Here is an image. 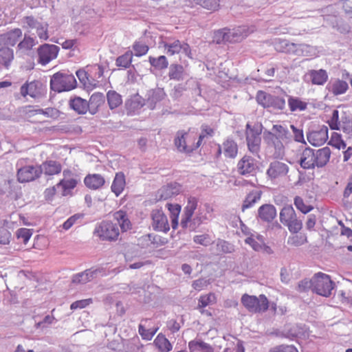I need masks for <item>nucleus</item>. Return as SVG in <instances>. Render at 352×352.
<instances>
[{
  "mask_svg": "<svg viewBox=\"0 0 352 352\" xmlns=\"http://www.w3.org/2000/svg\"><path fill=\"white\" fill-rule=\"evenodd\" d=\"M113 220L102 221L98 223L94 229V234L102 241H115L120 235V228L122 232H126L131 228V224L125 212L119 210L113 214Z\"/></svg>",
  "mask_w": 352,
  "mask_h": 352,
  "instance_id": "f257e3e1",
  "label": "nucleus"
},
{
  "mask_svg": "<svg viewBox=\"0 0 352 352\" xmlns=\"http://www.w3.org/2000/svg\"><path fill=\"white\" fill-rule=\"evenodd\" d=\"M331 153L327 146L318 150L306 148L301 155L300 165L304 169H313L316 166L322 168L329 161Z\"/></svg>",
  "mask_w": 352,
  "mask_h": 352,
  "instance_id": "f03ea898",
  "label": "nucleus"
},
{
  "mask_svg": "<svg viewBox=\"0 0 352 352\" xmlns=\"http://www.w3.org/2000/svg\"><path fill=\"white\" fill-rule=\"evenodd\" d=\"M77 82L72 74L61 71L54 74L50 79V88L56 92L68 91L76 87Z\"/></svg>",
  "mask_w": 352,
  "mask_h": 352,
  "instance_id": "7ed1b4c3",
  "label": "nucleus"
},
{
  "mask_svg": "<svg viewBox=\"0 0 352 352\" xmlns=\"http://www.w3.org/2000/svg\"><path fill=\"white\" fill-rule=\"evenodd\" d=\"M196 133L190 131H178L176 133L174 144L178 151L190 153L199 147V142H195Z\"/></svg>",
  "mask_w": 352,
  "mask_h": 352,
  "instance_id": "20e7f679",
  "label": "nucleus"
},
{
  "mask_svg": "<svg viewBox=\"0 0 352 352\" xmlns=\"http://www.w3.org/2000/svg\"><path fill=\"white\" fill-rule=\"evenodd\" d=\"M280 221L292 233H298L302 228L300 219L296 217L294 208L291 205L284 206L280 212Z\"/></svg>",
  "mask_w": 352,
  "mask_h": 352,
  "instance_id": "39448f33",
  "label": "nucleus"
},
{
  "mask_svg": "<svg viewBox=\"0 0 352 352\" xmlns=\"http://www.w3.org/2000/svg\"><path fill=\"white\" fill-rule=\"evenodd\" d=\"M241 302L249 311L254 313L265 311L269 307L268 300L263 294L258 297L244 294Z\"/></svg>",
  "mask_w": 352,
  "mask_h": 352,
  "instance_id": "423d86ee",
  "label": "nucleus"
},
{
  "mask_svg": "<svg viewBox=\"0 0 352 352\" xmlns=\"http://www.w3.org/2000/svg\"><path fill=\"white\" fill-rule=\"evenodd\" d=\"M333 287L334 283L329 275L319 272L314 276L313 292L328 297L331 294Z\"/></svg>",
  "mask_w": 352,
  "mask_h": 352,
  "instance_id": "0eeeda50",
  "label": "nucleus"
},
{
  "mask_svg": "<svg viewBox=\"0 0 352 352\" xmlns=\"http://www.w3.org/2000/svg\"><path fill=\"white\" fill-rule=\"evenodd\" d=\"M328 123L331 129L341 130L349 137L352 135V120L345 115L342 116L340 120L338 110L333 111Z\"/></svg>",
  "mask_w": 352,
  "mask_h": 352,
  "instance_id": "6e6552de",
  "label": "nucleus"
},
{
  "mask_svg": "<svg viewBox=\"0 0 352 352\" xmlns=\"http://www.w3.org/2000/svg\"><path fill=\"white\" fill-rule=\"evenodd\" d=\"M60 51V47L56 45L45 43L37 49L38 63L46 65L55 59Z\"/></svg>",
  "mask_w": 352,
  "mask_h": 352,
  "instance_id": "1a4fd4ad",
  "label": "nucleus"
},
{
  "mask_svg": "<svg viewBox=\"0 0 352 352\" xmlns=\"http://www.w3.org/2000/svg\"><path fill=\"white\" fill-rule=\"evenodd\" d=\"M263 140L267 146L273 152L275 158L283 157L285 155V148L284 142L278 139L270 131H265L263 133Z\"/></svg>",
  "mask_w": 352,
  "mask_h": 352,
  "instance_id": "9d476101",
  "label": "nucleus"
},
{
  "mask_svg": "<svg viewBox=\"0 0 352 352\" xmlns=\"http://www.w3.org/2000/svg\"><path fill=\"white\" fill-rule=\"evenodd\" d=\"M289 171V166L287 164L280 160H274L269 164L266 175L270 180L275 181L287 176Z\"/></svg>",
  "mask_w": 352,
  "mask_h": 352,
  "instance_id": "9b49d317",
  "label": "nucleus"
},
{
  "mask_svg": "<svg viewBox=\"0 0 352 352\" xmlns=\"http://www.w3.org/2000/svg\"><path fill=\"white\" fill-rule=\"evenodd\" d=\"M164 47L168 56H173L181 53L188 58H192L190 47L185 42H182L179 40L169 41L164 43Z\"/></svg>",
  "mask_w": 352,
  "mask_h": 352,
  "instance_id": "f8f14e48",
  "label": "nucleus"
},
{
  "mask_svg": "<svg viewBox=\"0 0 352 352\" xmlns=\"http://www.w3.org/2000/svg\"><path fill=\"white\" fill-rule=\"evenodd\" d=\"M261 132L252 128L249 124L246 125V141L249 151L254 155H258L261 146Z\"/></svg>",
  "mask_w": 352,
  "mask_h": 352,
  "instance_id": "ddd939ff",
  "label": "nucleus"
},
{
  "mask_svg": "<svg viewBox=\"0 0 352 352\" xmlns=\"http://www.w3.org/2000/svg\"><path fill=\"white\" fill-rule=\"evenodd\" d=\"M41 175L39 166L28 165L17 169V178L19 182H29L38 178Z\"/></svg>",
  "mask_w": 352,
  "mask_h": 352,
  "instance_id": "4468645a",
  "label": "nucleus"
},
{
  "mask_svg": "<svg viewBox=\"0 0 352 352\" xmlns=\"http://www.w3.org/2000/svg\"><path fill=\"white\" fill-rule=\"evenodd\" d=\"M308 142L314 146H320L328 140V128L322 125L307 134Z\"/></svg>",
  "mask_w": 352,
  "mask_h": 352,
  "instance_id": "2eb2a0df",
  "label": "nucleus"
},
{
  "mask_svg": "<svg viewBox=\"0 0 352 352\" xmlns=\"http://www.w3.org/2000/svg\"><path fill=\"white\" fill-rule=\"evenodd\" d=\"M152 227L154 230L166 232L170 227L166 216L162 210H153L151 212Z\"/></svg>",
  "mask_w": 352,
  "mask_h": 352,
  "instance_id": "dca6fc26",
  "label": "nucleus"
},
{
  "mask_svg": "<svg viewBox=\"0 0 352 352\" xmlns=\"http://www.w3.org/2000/svg\"><path fill=\"white\" fill-rule=\"evenodd\" d=\"M20 94L23 97L39 98L42 95V84L38 80L26 82L21 87Z\"/></svg>",
  "mask_w": 352,
  "mask_h": 352,
  "instance_id": "f3484780",
  "label": "nucleus"
},
{
  "mask_svg": "<svg viewBox=\"0 0 352 352\" xmlns=\"http://www.w3.org/2000/svg\"><path fill=\"white\" fill-rule=\"evenodd\" d=\"M166 93L162 88L149 90L146 94V105L150 109H154L158 102L164 99Z\"/></svg>",
  "mask_w": 352,
  "mask_h": 352,
  "instance_id": "a211bd4d",
  "label": "nucleus"
},
{
  "mask_svg": "<svg viewBox=\"0 0 352 352\" xmlns=\"http://www.w3.org/2000/svg\"><path fill=\"white\" fill-rule=\"evenodd\" d=\"M256 168V164L255 160L250 156L245 155L237 164V170L241 175L253 174Z\"/></svg>",
  "mask_w": 352,
  "mask_h": 352,
  "instance_id": "6ab92c4d",
  "label": "nucleus"
},
{
  "mask_svg": "<svg viewBox=\"0 0 352 352\" xmlns=\"http://www.w3.org/2000/svg\"><path fill=\"white\" fill-rule=\"evenodd\" d=\"M100 272L101 270L99 268L86 270L82 272L74 274L72 277V282L74 283L85 284L96 278Z\"/></svg>",
  "mask_w": 352,
  "mask_h": 352,
  "instance_id": "aec40b11",
  "label": "nucleus"
},
{
  "mask_svg": "<svg viewBox=\"0 0 352 352\" xmlns=\"http://www.w3.org/2000/svg\"><path fill=\"white\" fill-rule=\"evenodd\" d=\"M181 187L177 183L170 184L162 187L157 193V198L158 201L166 200L175 195H177L180 192Z\"/></svg>",
  "mask_w": 352,
  "mask_h": 352,
  "instance_id": "412c9836",
  "label": "nucleus"
},
{
  "mask_svg": "<svg viewBox=\"0 0 352 352\" xmlns=\"http://www.w3.org/2000/svg\"><path fill=\"white\" fill-rule=\"evenodd\" d=\"M197 206V199L195 197H189L188 199L187 205L184 208V214L181 221V224L183 228H186L188 226V223L191 220Z\"/></svg>",
  "mask_w": 352,
  "mask_h": 352,
  "instance_id": "4be33fe9",
  "label": "nucleus"
},
{
  "mask_svg": "<svg viewBox=\"0 0 352 352\" xmlns=\"http://www.w3.org/2000/svg\"><path fill=\"white\" fill-rule=\"evenodd\" d=\"M22 36V31L19 28H14L6 33L0 35V41L5 45L14 46L19 39Z\"/></svg>",
  "mask_w": 352,
  "mask_h": 352,
  "instance_id": "5701e85b",
  "label": "nucleus"
},
{
  "mask_svg": "<svg viewBox=\"0 0 352 352\" xmlns=\"http://www.w3.org/2000/svg\"><path fill=\"white\" fill-rule=\"evenodd\" d=\"M84 183L88 188L98 190L104 186L105 180L100 174H89L85 177Z\"/></svg>",
  "mask_w": 352,
  "mask_h": 352,
  "instance_id": "b1692460",
  "label": "nucleus"
},
{
  "mask_svg": "<svg viewBox=\"0 0 352 352\" xmlns=\"http://www.w3.org/2000/svg\"><path fill=\"white\" fill-rule=\"evenodd\" d=\"M276 216V208L272 204L262 205L258 210V217L263 221L270 222Z\"/></svg>",
  "mask_w": 352,
  "mask_h": 352,
  "instance_id": "393cba45",
  "label": "nucleus"
},
{
  "mask_svg": "<svg viewBox=\"0 0 352 352\" xmlns=\"http://www.w3.org/2000/svg\"><path fill=\"white\" fill-rule=\"evenodd\" d=\"M39 168L41 170V174L43 173L46 175H54L61 172L62 166L58 162L48 160L42 163V164L39 166Z\"/></svg>",
  "mask_w": 352,
  "mask_h": 352,
  "instance_id": "a878e982",
  "label": "nucleus"
},
{
  "mask_svg": "<svg viewBox=\"0 0 352 352\" xmlns=\"http://www.w3.org/2000/svg\"><path fill=\"white\" fill-rule=\"evenodd\" d=\"M14 59L13 50L7 47H0V69H8Z\"/></svg>",
  "mask_w": 352,
  "mask_h": 352,
  "instance_id": "bb28decb",
  "label": "nucleus"
},
{
  "mask_svg": "<svg viewBox=\"0 0 352 352\" xmlns=\"http://www.w3.org/2000/svg\"><path fill=\"white\" fill-rule=\"evenodd\" d=\"M125 186L126 180L124 174L122 172L117 173L111 186V191L116 197H118L123 192Z\"/></svg>",
  "mask_w": 352,
  "mask_h": 352,
  "instance_id": "cd10ccee",
  "label": "nucleus"
},
{
  "mask_svg": "<svg viewBox=\"0 0 352 352\" xmlns=\"http://www.w3.org/2000/svg\"><path fill=\"white\" fill-rule=\"evenodd\" d=\"M278 139L287 144L292 141V135L288 129L280 124H274L270 131Z\"/></svg>",
  "mask_w": 352,
  "mask_h": 352,
  "instance_id": "c85d7f7f",
  "label": "nucleus"
},
{
  "mask_svg": "<svg viewBox=\"0 0 352 352\" xmlns=\"http://www.w3.org/2000/svg\"><path fill=\"white\" fill-rule=\"evenodd\" d=\"M87 102L89 104V112L94 115L98 112V108L104 104V96L102 93H94L91 96L89 100Z\"/></svg>",
  "mask_w": 352,
  "mask_h": 352,
  "instance_id": "c756f323",
  "label": "nucleus"
},
{
  "mask_svg": "<svg viewBox=\"0 0 352 352\" xmlns=\"http://www.w3.org/2000/svg\"><path fill=\"white\" fill-rule=\"evenodd\" d=\"M69 107L78 114H85L89 111L88 102L80 97H75L69 100Z\"/></svg>",
  "mask_w": 352,
  "mask_h": 352,
  "instance_id": "7c9ffc66",
  "label": "nucleus"
},
{
  "mask_svg": "<svg viewBox=\"0 0 352 352\" xmlns=\"http://www.w3.org/2000/svg\"><path fill=\"white\" fill-rule=\"evenodd\" d=\"M222 150L226 157L234 158L237 155L238 146L234 140H227L223 142L222 148L219 147V153H221Z\"/></svg>",
  "mask_w": 352,
  "mask_h": 352,
  "instance_id": "2f4dec72",
  "label": "nucleus"
},
{
  "mask_svg": "<svg viewBox=\"0 0 352 352\" xmlns=\"http://www.w3.org/2000/svg\"><path fill=\"white\" fill-rule=\"evenodd\" d=\"M188 348L190 352H214V349L210 344L201 340L189 342Z\"/></svg>",
  "mask_w": 352,
  "mask_h": 352,
  "instance_id": "473e14b6",
  "label": "nucleus"
},
{
  "mask_svg": "<svg viewBox=\"0 0 352 352\" xmlns=\"http://www.w3.org/2000/svg\"><path fill=\"white\" fill-rule=\"evenodd\" d=\"M261 195L262 192L258 190H252L248 194L241 206L242 211L253 207L261 199Z\"/></svg>",
  "mask_w": 352,
  "mask_h": 352,
  "instance_id": "72a5a7b5",
  "label": "nucleus"
},
{
  "mask_svg": "<svg viewBox=\"0 0 352 352\" xmlns=\"http://www.w3.org/2000/svg\"><path fill=\"white\" fill-rule=\"evenodd\" d=\"M308 74L311 78L312 83L314 85H324L328 79V74L326 70L322 69L319 70H310Z\"/></svg>",
  "mask_w": 352,
  "mask_h": 352,
  "instance_id": "f704fd0d",
  "label": "nucleus"
},
{
  "mask_svg": "<svg viewBox=\"0 0 352 352\" xmlns=\"http://www.w3.org/2000/svg\"><path fill=\"white\" fill-rule=\"evenodd\" d=\"M77 185V180L75 179H61L57 184V188L60 190V194L62 196H67L69 194L71 190L74 189Z\"/></svg>",
  "mask_w": 352,
  "mask_h": 352,
  "instance_id": "c9c22d12",
  "label": "nucleus"
},
{
  "mask_svg": "<svg viewBox=\"0 0 352 352\" xmlns=\"http://www.w3.org/2000/svg\"><path fill=\"white\" fill-rule=\"evenodd\" d=\"M230 43L240 42L248 35V30L245 27H239L236 29H228Z\"/></svg>",
  "mask_w": 352,
  "mask_h": 352,
  "instance_id": "e433bc0d",
  "label": "nucleus"
},
{
  "mask_svg": "<svg viewBox=\"0 0 352 352\" xmlns=\"http://www.w3.org/2000/svg\"><path fill=\"white\" fill-rule=\"evenodd\" d=\"M153 344L160 352H168L173 346L169 340L162 333H159L154 340Z\"/></svg>",
  "mask_w": 352,
  "mask_h": 352,
  "instance_id": "4c0bfd02",
  "label": "nucleus"
},
{
  "mask_svg": "<svg viewBox=\"0 0 352 352\" xmlns=\"http://www.w3.org/2000/svg\"><path fill=\"white\" fill-rule=\"evenodd\" d=\"M276 68L272 65L263 66L258 69V75L257 76L258 80L270 82L272 78L274 76Z\"/></svg>",
  "mask_w": 352,
  "mask_h": 352,
  "instance_id": "58836bf2",
  "label": "nucleus"
},
{
  "mask_svg": "<svg viewBox=\"0 0 352 352\" xmlns=\"http://www.w3.org/2000/svg\"><path fill=\"white\" fill-rule=\"evenodd\" d=\"M168 76L170 79L182 80L185 78L184 69L182 65L173 64L169 67Z\"/></svg>",
  "mask_w": 352,
  "mask_h": 352,
  "instance_id": "ea45409f",
  "label": "nucleus"
},
{
  "mask_svg": "<svg viewBox=\"0 0 352 352\" xmlns=\"http://www.w3.org/2000/svg\"><path fill=\"white\" fill-rule=\"evenodd\" d=\"M274 45L276 51L285 53L290 52L296 46L294 43H290L288 41L281 38H276Z\"/></svg>",
  "mask_w": 352,
  "mask_h": 352,
  "instance_id": "a19ab883",
  "label": "nucleus"
},
{
  "mask_svg": "<svg viewBox=\"0 0 352 352\" xmlns=\"http://www.w3.org/2000/svg\"><path fill=\"white\" fill-rule=\"evenodd\" d=\"M133 56V54L131 51L126 52L124 54L116 58V66L124 69L128 68L132 63Z\"/></svg>",
  "mask_w": 352,
  "mask_h": 352,
  "instance_id": "79ce46f5",
  "label": "nucleus"
},
{
  "mask_svg": "<svg viewBox=\"0 0 352 352\" xmlns=\"http://www.w3.org/2000/svg\"><path fill=\"white\" fill-rule=\"evenodd\" d=\"M37 43L35 38L25 34L23 39L17 45L19 50L27 52L32 49Z\"/></svg>",
  "mask_w": 352,
  "mask_h": 352,
  "instance_id": "37998d69",
  "label": "nucleus"
},
{
  "mask_svg": "<svg viewBox=\"0 0 352 352\" xmlns=\"http://www.w3.org/2000/svg\"><path fill=\"white\" fill-rule=\"evenodd\" d=\"M107 102L111 109L120 106L122 102V97L115 91H109L107 94Z\"/></svg>",
  "mask_w": 352,
  "mask_h": 352,
  "instance_id": "c03bdc74",
  "label": "nucleus"
},
{
  "mask_svg": "<svg viewBox=\"0 0 352 352\" xmlns=\"http://www.w3.org/2000/svg\"><path fill=\"white\" fill-rule=\"evenodd\" d=\"M288 105L292 111H304L307 109V102L302 101L298 98L289 96L288 99Z\"/></svg>",
  "mask_w": 352,
  "mask_h": 352,
  "instance_id": "a18cd8bd",
  "label": "nucleus"
},
{
  "mask_svg": "<svg viewBox=\"0 0 352 352\" xmlns=\"http://www.w3.org/2000/svg\"><path fill=\"white\" fill-rule=\"evenodd\" d=\"M148 61L151 66L157 69H164L168 67V62L165 56H160L157 58L149 56Z\"/></svg>",
  "mask_w": 352,
  "mask_h": 352,
  "instance_id": "49530a36",
  "label": "nucleus"
},
{
  "mask_svg": "<svg viewBox=\"0 0 352 352\" xmlns=\"http://www.w3.org/2000/svg\"><path fill=\"white\" fill-rule=\"evenodd\" d=\"M285 107V100L284 98L271 95L267 108H272L275 110H283Z\"/></svg>",
  "mask_w": 352,
  "mask_h": 352,
  "instance_id": "de8ad7c7",
  "label": "nucleus"
},
{
  "mask_svg": "<svg viewBox=\"0 0 352 352\" xmlns=\"http://www.w3.org/2000/svg\"><path fill=\"white\" fill-rule=\"evenodd\" d=\"M348 88L346 82L338 79L332 83L331 90L334 95L338 96L344 94Z\"/></svg>",
  "mask_w": 352,
  "mask_h": 352,
  "instance_id": "09e8293b",
  "label": "nucleus"
},
{
  "mask_svg": "<svg viewBox=\"0 0 352 352\" xmlns=\"http://www.w3.org/2000/svg\"><path fill=\"white\" fill-rule=\"evenodd\" d=\"M159 327L146 329L145 326L141 322L138 327V332L142 336V339L146 340H151L156 332L158 331Z\"/></svg>",
  "mask_w": 352,
  "mask_h": 352,
  "instance_id": "8fccbe9b",
  "label": "nucleus"
},
{
  "mask_svg": "<svg viewBox=\"0 0 352 352\" xmlns=\"http://www.w3.org/2000/svg\"><path fill=\"white\" fill-rule=\"evenodd\" d=\"M41 21H38L32 16H24L21 21V26L23 29H34L36 30L40 24Z\"/></svg>",
  "mask_w": 352,
  "mask_h": 352,
  "instance_id": "3c124183",
  "label": "nucleus"
},
{
  "mask_svg": "<svg viewBox=\"0 0 352 352\" xmlns=\"http://www.w3.org/2000/svg\"><path fill=\"white\" fill-rule=\"evenodd\" d=\"M307 239L305 234H300L291 236L287 239V244L298 247L307 243Z\"/></svg>",
  "mask_w": 352,
  "mask_h": 352,
  "instance_id": "603ef678",
  "label": "nucleus"
},
{
  "mask_svg": "<svg viewBox=\"0 0 352 352\" xmlns=\"http://www.w3.org/2000/svg\"><path fill=\"white\" fill-rule=\"evenodd\" d=\"M133 50L135 56H142L145 55L148 51V46L141 41H136L133 45Z\"/></svg>",
  "mask_w": 352,
  "mask_h": 352,
  "instance_id": "864d4df0",
  "label": "nucleus"
},
{
  "mask_svg": "<svg viewBox=\"0 0 352 352\" xmlns=\"http://www.w3.org/2000/svg\"><path fill=\"white\" fill-rule=\"evenodd\" d=\"M329 144L338 149L344 148L346 146V143L342 139L341 135L336 132L332 133Z\"/></svg>",
  "mask_w": 352,
  "mask_h": 352,
  "instance_id": "5fc2aeb1",
  "label": "nucleus"
},
{
  "mask_svg": "<svg viewBox=\"0 0 352 352\" xmlns=\"http://www.w3.org/2000/svg\"><path fill=\"white\" fill-rule=\"evenodd\" d=\"M214 38V41L218 44L226 43V42L230 43L228 29L223 28V29L219 30L218 31L215 32Z\"/></svg>",
  "mask_w": 352,
  "mask_h": 352,
  "instance_id": "6e6d98bb",
  "label": "nucleus"
},
{
  "mask_svg": "<svg viewBox=\"0 0 352 352\" xmlns=\"http://www.w3.org/2000/svg\"><path fill=\"white\" fill-rule=\"evenodd\" d=\"M217 248L222 253H231L234 251V246L230 243L221 239L217 241Z\"/></svg>",
  "mask_w": 352,
  "mask_h": 352,
  "instance_id": "4d7b16f0",
  "label": "nucleus"
},
{
  "mask_svg": "<svg viewBox=\"0 0 352 352\" xmlns=\"http://www.w3.org/2000/svg\"><path fill=\"white\" fill-rule=\"evenodd\" d=\"M294 205L297 209L302 212L303 214L308 213L313 209L312 206L305 204L303 199L298 196L296 197L294 199Z\"/></svg>",
  "mask_w": 352,
  "mask_h": 352,
  "instance_id": "13d9d810",
  "label": "nucleus"
},
{
  "mask_svg": "<svg viewBox=\"0 0 352 352\" xmlns=\"http://www.w3.org/2000/svg\"><path fill=\"white\" fill-rule=\"evenodd\" d=\"M36 32L40 39L43 41L48 39V24L47 23L41 22L38 28H36Z\"/></svg>",
  "mask_w": 352,
  "mask_h": 352,
  "instance_id": "bf43d9fd",
  "label": "nucleus"
},
{
  "mask_svg": "<svg viewBox=\"0 0 352 352\" xmlns=\"http://www.w3.org/2000/svg\"><path fill=\"white\" fill-rule=\"evenodd\" d=\"M146 105V100L139 94L133 96L130 100V106L133 109H138Z\"/></svg>",
  "mask_w": 352,
  "mask_h": 352,
  "instance_id": "052dcab7",
  "label": "nucleus"
},
{
  "mask_svg": "<svg viewBox=\"0 0 352 352\" xmlns=\"http://www.w3.org/2000/svg\"><path fill=\"white\" fill-rule=\"evenodd\" d=\"M31 230L28 228H19L16 232L18 239H21L23 243L26 244L32 236Z\"/></svg>",
  "mask_w": 352,
  "mask_h": 352,
  "instance_id": "680f3d73",
  "label": "nucleus"
},
{
  "mask_svg": "<svg viewBox=\"0 0 352 352\" xmlns=\"http://www.w3.org/2000/svg\"><path fill=\"white\" fill-rule=\"evenodd\" d=\"M83 217L82 214H75L73 216L70 217L67 221L64 222L63 224V228L67 230L70 228L72 227V226L78 223V221Z\"/></svg>",
  "mask_w": 352,
  "mask_h": 352,
  "instance_id": "e2e57ef3",
  "label": "nucleus"
},
{
  "mask_svg": "<svg viewBox=\"0 0 352 352\" xmlns=\"http://www.w3.org/2000/svg\"><path fill=\"white\" fill-rule=\"evenodd\" d=\"M212 209L210 207L207 206L206 213L204 215L201 213L198 214L196 217L193 219L194 223L199 225L200 223H204L206 221L210 220L212 219Z\"/></svg>",
  "mask_w": 352,
  "mask_h": 352,
  "instance_id": "0e129e2a",
  "label": "nucleus"
},
{
  "mask_svg": "<svg viewBox=\"0 0 352 352\" xmlns=\"http://www.w3.org/2000/svg\"><path fill=\"white\" fill-rule=\"evenodd\" d=\"M216 297L214 294H209L208 295L201 296L199 299V307H206V306L214 303Z\"/></svg>",
  "mask_w": 352,
  "mask_h": 352,
  "instance_id": "69168bd1",
  "label": "nucleus"
},
{
  "mask_svg": "<svg viewBox=\"0 0 352 352\" xmlns=\"http://www.w3.org/2000/svg\"><path fill=\"white\" fill-rule=\"evenodd\" d=\"M271 94H267L263 91H258L256 94L257 102L263 106L264 108H267V104L269 102Z\"/></svg>",
  "mask_w": 352,
  "mask_h": 352,
  "instance_id": "338daca9",
  "label": "nucleus"
},
{
  "mask_svg": "<svg viewBox=\"0 0 352 352\" xmlns=\"http://www.w3.org/2000/svg\"><path fill=\"white\" fill-rule=\"evenodd\" d=\"M269 352H298L293 345H279L272 348Z\"/></svg>",
  "mask_w": 352,
  "mask_h": 352,
  "instance_id": "774afa93",
  "label": "nucleus"
}]
</instances>
